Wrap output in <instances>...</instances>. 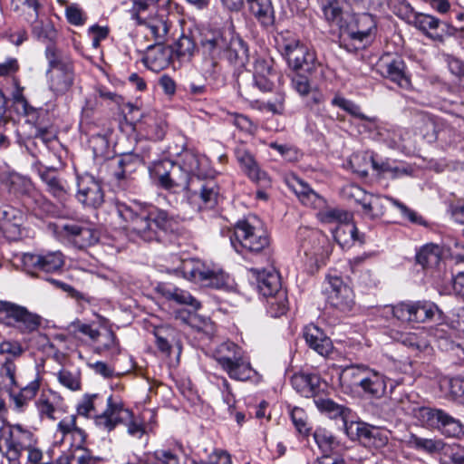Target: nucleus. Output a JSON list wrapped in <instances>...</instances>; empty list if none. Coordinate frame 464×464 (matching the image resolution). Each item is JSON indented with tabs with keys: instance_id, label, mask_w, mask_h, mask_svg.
<instances>
[{
	"instance_id": "nucleus-1",
	"label": "nucleus",
	"mask_w": 464,
	"mask_h": 464,
	"mask_svg": "<svg viewBox=\"0 0 464 464\" xmlns=\"http://www.w3.org/2000/svg\"><path fill=\"white\" fill-rule=\"evenodd\" d=\"M118 216L129 224V229L145 242L159 241L161 232L172 229L174 218L166 210L139 201L117 202Z\"/></svg>"
},
{
	"instance_id": "nucleus-2",
	"label": "nucleus",
	"mask_w": 464,
	"mask_h": 464,
	"mask_svg": "<svg viewBox=\"0 0 464 464\" xmlns=\"http://www.w3.org/2000/svg\"><path fill=\"white\" fill-rule=\"evenodd\" d=\"M76 415L93 419L95 426L111 432L123 421L130 420L131 411L125 407L119 397L111 394L85 393L76 404Z\"/></svg>"
},
{
	"instance_id": "nucleus-3",
	"label": "nucleus",
	"mask_w": 464,
	"mask_h": 464,
	"mask_svg": "<svg viewBox=\"0 0 464 464\" xmlns=\"http://www.w3.org/2000/svg\"><path fill=\"white\" fill-rule=\"evenodd\" d=\"M229 237L237 252L259 256L261 261L270 263L273 253L270 236L257 217L247 216L238 220Z\"/></svg>"
},
{
	"instance_id": "nucleus-4",
	"label": "nucleus",
	"mask_w": 464,
	"mask_h": 464,
	"mask_svg": "<svg viewBox=\"0 0 464 464\" xmlns=\"http://www.w3.org/2000/svg\"><path fill=\"white\" fill-rule=\"evenodd\" d=\"M46 78L50 90L56 95L65 94L73 85L74 62L71 54L53 44L46 46Z\"/></svg>"
},
{
	"instance_id": "nucleus-5",
	"label": "nucleus",
	"mask_w": 464,
	"mask_h": 464,
	"mask_svg": "<svg viewBox=\"0 0 464 464\" xmlns=\"http://www.w3.org/2000/svg\"><path fill=\"white\" fill-rule=\"evenodd\" d=\"M214 358L229 378L245 382L257 376L243 349L233 342L220 343L214 351Z\"/></svg>"
},
{
	"instance_id": "nucleus-6",
	"label": "nucleus",
	"mask_w": 464,
	"mask_h": 464,
	"mask_svg": "<svg viewBox=\"0 0 464 464\" xmlns=\"http://www.w3.org/2000/svg\"><path fill=\"white\" fill-rule=\"evenodd\" d=\"M298 252L304 256L311 270L325 265L332 253V246L321 231L309 227H300L297 231Z\"/></svg>"
},
{
	"instance_id": "nucleus-7",
	"label": "nucleus",
	"mask_w": 464,
	"mask_h": 464,
	"mask_svg": "<svg viewBox=\"0 0 464 464\" xmlns=\"http://www.w3.org/2000/svg\"><path fill=\"white\" fill-rule=\"evenodd\" d=\"M42 323V316L26 306L0 300L1 325L15 329L21 334H31L39 330Z\"/></svg>"
},
{
	"instance_id": "nucleus-8",
	"label": "nucleus",
	"mask_w": 464,
	"mask_h": 464,
	"mask_svg": "<svg viewBox=\"0 0 464 464\" xmlns=\"http://www.w3.org/2000/svg\"><path fill=\"white\" fill-rule=\"evenodd\" d=\"M38 440L34 433L21 424H13L4 430L0 438V451L9 464H20V458Z\"/></svg>"
},
{
	"instance_id": "nucleus-9",
	"label": "nucleus",
	"mask_w": 464,
	"mask_h": 464,
	"mask_svg": "<svg viewBox=\"0 0 464 464\" xmlns=\"http://www.w3.org/2000/svg\"><path fill=\"white\" fill-rule=\"evenodd\" d=\"M177 272L184 278L203 286L220 289L228 284L227 274L221 270L210 269L198 259L182 260Z\"/></svg>"
},
{
	"instance_id": "nucleus-10",
	"label": "nucleus",
	"mask_w": 464,
	"mask_h": 464,
	"mask_svg": "<svg viewBox=\"0 0 464 464\" xmlns=\"http://www.w3.org/2000/svg\"><path fill=\"white\" fill-rule=\"evenodd\" d=\"M21 260L24 270L29 274L54 273L60 271L64 265V256L61 251L24 253Z\"/></svg>"
},
{
	"instance_id": "nucleus-11",
	"label": "nucleus",
	"mask_w": 464,
	"mask_h": 464,
	"mask_svg": "<svg viewBox=\"0 0 464 464\" xmlns=\"http://www.w3.org/2000/svg\"><path fill=\"white\" fill-rule=\"evenodd\" d=\"M284 55L288 65L295 71L302 70L312 73L320 65L314 52L298 41H293L284 46Z\"/></svg>"
},
{
	"instance_id": "nucleus-12",
	"label": "nucleus",
	"mask_w": 464,
	"mask_h": 464,
	"mask_svg": "<svg viewBox=\"0 0 464 464\" xmlns=\"http://www.w3.org/2000/svg\"><path fill=\"white\" fill-rule=\"evenodd\" d=\"M179 164L195 182L212 178L214 170L209 160L193 150H184L179 153Z\"/></svg>"
},
{
	"instance_id": "nucleus-13",
	"label": "nucleus",
	"mask_w": 464,
	"mask_h": 464,
	"mask_svg": "<svg viewBox=\"0 0 464 464\" xmlns=\"http://www.w3.org/2000/svg\"><path fill=\"white\" fill-rule=\"evenodd\" d=\"M343 31L350 40L363 44H369L377 34L376 18L369 13L357 14Z\"/></svg>"
},
{
	"instance_id": "nucleus-14",
	"label": "nucleus",
	"mask_w": 464,
	"mask_h": 464,
	"mask_svg": "<svg viewBox=\"0 0 464 464\" xmlns=\"http://www.w3.org/2000/svg\"><path fill=\"white\" fill-rule=\"evenodd\" d=\"M77 199L85 207L98 208L104 202L102 182L92 175L84 174L78 178Z\"/></svg>"
},
{
	"instance_id": "nucleus-15",
	"label": "nucleus",
	"mask_w": 464,
	"mask_h": 464,
	"mask_svg": "<svg viewBox=\"0 0 464 464\" xmlns=\"http://www.w3.org/2000/svg\"><path fill=\"white\" fill-rule=\"evenodd\" d=\"M235 156L243 172L255 183L267 186L270 179L262 170L251 151L245 143H238L235 148Z\"/></svg>"
},
{
	"instance_id": "nucleus-16",
	"label": "nucleus",
	"mask_w": 464,
	"mask_h": 464,
	"mask_svg": "<svg viewBox=\"0 0 464 464\" xmlns=\"http://www.w3.org/2000/svg\"><path fill=\"white\" fill-rule=\"evenodd\" d=\"M61 233L80 249L93 246L99 240L98 231L90 224L67 223L61 227Z\"/></svg>"
},
{
	"instance_id": "nucleus-17",
	"label": "nucleus",
	"mask_w": 464,
	"mask_h": 464,
	"mask_svg": "<svg viewBox=\"0 0 464 464\" xmlns=\"http://www.w3.org/2000/svg\"><path fill=\"white\" fill-rule=\"evenodd\" d=\"M291 384L300 395L313 398L314 401L327 390V383L316 373H295L291 378Z\"/></svg>"
},
{
	"instance_id": "nucleus-18",
	"label": "nucleus",
	"mask_w": 464,
	"mask_h": 464,
	"mask_svg": "<svg viewBox=\"0 0 464 464\" xmlns=\"http://www.w3.org/2000/svg\"><path fill=\"white\" fill-rule=\"evenodd\" d=\"M34 404L42 419L52 420L57 419L56 413L64 412L66 408L63 397L51 389L43 390Z\"/></svg>"
},
{
	"instance_id": "nucleus-19",
	"label": "nucleus",
	"mask_w": 464,
	"mask_h": 464,
	"mask_svg": "<svg viewBox=\"0 0 464 464\" xmlns=\"http://www.w3.org/2000/svg\"><path fill=\"white\" fill-rule=\"evenodd\" d=\"M228 34H230L221 29H211L202 35L200 44L203 54L211 58L213 66H216V60L220 58L226 50Z\"/></svg>"
},
{
	"instance_id": "nucleus-20",
	"label": "nucleus",
	"mask_w": 464,
	"mask_h": 464,
	"mask_svg": "<svg viewBox=\"0 0 464 464\" xmlns=\"http://www.w3.org/2000/svg\"><path fill=\"white\" fill-rule=\"evenodd\" d=\"M329 284L332 288L329 295L330 304L340 311H351L354 304L352 288L337 276L329 277Z\"/></svg>"
},
{
	"instance_id": "nucleus-21",
	"label": "nucleus",
	"mask_w": 464,
	"mask_h": 464,
	"mask_svg": "<svg viewBox=\"0 0 464 464\" xmlns=\"http://www.w3.org/2000/svg\"><path fill=\"white\" fill-rule=\"evenodd\" d=\"M388 384L390 385L391 392H392L396 383L388 379L384 374L369 368L364 379L361 380L360 388L368 396L380 399L386 394Z\"/></svg>"
},
{
	"instance_id": "nucleus-22",
	"label": "nucleus",
	"mask_w": 464,
	"mask_h": 464,
	"mask_svg": "<svg viewBox=\"0 0 464 464\" xmlns=\"http://www.w3.org/2000/svg\"><path fill=\"white\" fill-rule=\"evenodd\" d=\"M56 432L61 434L62 440H69L71 445L77 450H82L86 441L85 430L77 426V415L71 414L63 418L57 424Z\"/></svg>"
},
{
	"instance_id": "nucleus-23",
	"label": "nucleus",
	"mask_w": 464,
	"mask_h": 464,
	"mask_svg": "<svg viewBox=\"0 0 464 464\" xmlns=\"http://www.w3.org/2000/svg\"><path fill=\"white\" fill-rule=\"evenodd\" d=\"M303 337L310 349L324 357H327L333 352L331 339L314 324H309L304 327Z\"/></svg>"
},
{
	"instance_id": "nucleus-24",
	"label": "nucleus",
	"mask_w": 464,
	"mask_h": 464,
	"mask_svg": "<svg viewBox=\"0 0 464 464\" xmlns=\"http://www.w3.org/2000/svg\"><path fill=\"white\" fill-rule=\"evenodd\" d=\"M427 419L432 424H436L441 432L449 437L464 435V425L440 409L428 410Z\"/></svg>"
},
{
	"instance_id": "nucleus-25",
	"label": "nucleus",
	"mask_w": 464,
	"mask_h": 464,
	"mask_svg": "<svg viewBox=\"0 0 464 464\" xmlns=\"http://www.w3.org/2000/svg\"><path fill=\"white\" fill-rule=\"evenodd\" d=\"M37 172L45 184L47 192L59 201H65L68 196L66 182L59 177L56 169L39 165Z\"/></svg>"
},
{
	"instance_id": "nucleus-26",
	"label": "nucleus",
	"mask_w": 464,
	"mask_h": 464,
	"mask_svg": "<svg viewBox=\"0 0 464 464\" xmlns=\"http://www.w3.org/2000/svg\"><path fill=\"white\" fill-rule=\"evenodd\" d=\"M354 426L358 440L365 447L381 449L387 445L388 437L379 428L362 422L351 425Z\"/></svg>"
},
{
	"instance_id": "nucleus-27",
	"label": "nucleus",
	"mask_w": 464,
	"mask_h": 464,
	"mask_svg": "<svg viewBox=\"0 0 464 464\" xmlns=\"http://www.w3.org/2000/svg\"><path fill=\"white\" fill-rule=\"evenodd\" d=\"M156 345L159 351L166 356H169L172 350L176 349L179 354L181 343L178 331L170 325H160L154 329Z\"/></svg>"
},
{
	"instance_id": "nucleus-28",
	"label": "nucleus",
	"mask_w": 464,
	"mask_h": 464,
	"mask_svg": "<svg viewBox=\"0 0 464 464\" xmlns=\"http://www.w3.org/2000/svg\"><path fill=\"white\" fill-rule=\"evenodd\" d=\"M346 193L362 204L363 213L371 218H376L383 215L382 199L380 198L367 195L359 186L355 185L348 186Z\"/></svg>"
},
{
	"instance_id": "nucleus-29",
	"label": "nucleus",
	"mask_w": 464,
	"mask_h": 464,
	"mask_svg": "<svg viewBox=\"0 0 464 464\" xmlns=\"http://www.w3.org/2000/svg\"><path fill=\"white\" fill-rule=\"evenodd\" d=\"M172 54L171 47L157 43L147 49L144 63L151 71L160 72L169 65Z\"/></svg>"
},
{
	"instance_id": "nucleus-30",
	"label": "nucleus",
	"mask_w": 464,
	"mask_h": 464,
	"mask_svg": "<svg viewBox=\"0 0 464 464\" xmlns=\"http://www.w3.org/2000/svg\"><path fill=\"white\" fill-rule=\"evenodd\" d=\"M92 346L95 353L110 358H115L121 352V344L115 333L106 327L101 328V334Z\"/></svg>"
},
{
	"instance_id": "nucleus-31",
	"label": "nucleus",
	"mask_w": 464,
	"mask_h": 464,
	"mask_svg": "<svg viewBox=\"0 0 464 464\" xmlns=\"http://www.w3.org/2000/svg\"><path fill=\"white\" fill-rule=\"evenodd\" d=\"M250 272L256 278L257 289L265 297H269L285 291L281 286L280 276L275 271L259 270L258 268H251Z\"/></svg>"
},
{
	"instance_id": "nucleus-32",
	"label": "nucleus",
	"mask_w": 464,
	"mask_h": 464,
	"mask_svg": "<svg viewBox=\"0 0 464 464\" xmlns=\"http://www.w3.org/2000/svg\"><path fill=\"white\" fill-rule=\"evenodd\" d=\"M157 292L169 301L179 304L189 305L194 310L200 307V303L188 291L180 289L171 284L160 283L156 287Z\"/></svg>"
},
{
	"instance_id": "nucleus-33",
	"label": "nucleus",
	"mask_w": 464,
	"mask_h": 464,
	"mask_svg": "<svg viewBox=\"0 0 464 464\" xmlns=\"http://www.w3.org/2000/svg\"><path fill=\"white\" fill-rule=\"evenodd\" d=\"M5 185L9 193L14 196L24 197L28 200L40 197V194L34 190L31 179L18 173H9L5 179Z\"/></svg>"
},
{
	"instance_id": "nucleus-34",
	"label": "nucleus",
	"mask_w": 464,
	"mask_h": 464,
	"mask_svg": "<svg viewBox=\"0 0 464 464\" xmlns=\"http://www.w3.org/2000/svg\"><path fill=\"white\" fill-rule=\"evenodd\" d=\"M418 30L432 39L442 37V33L447 26L446 23L441 22L437 17L427 14H413L411 22Z\"/></svg>"
},
{
	"instance_id": "nucleus-35",
	"label": "nucleus",
	"mask_w": 464,
	"mask_h": 464,
	"mask_svg": "<svg viewBox=\"0 0 464 464\" xmlns=\"http://www.w3.org/2000/svg\"><path fill=\"white\" fill-rule=\"evenodd\" d=\"M42 378L39 374L31 381L27 385L21 388L18 392L13 391L14 388L8 390L10 399L14 404L17 411H24L29 402L34 400L41 387Z\"/></svg>"
},
{
	"instance_id": "nucleus-36",
	"label": "nucleus",
	"mask_w": 464,
	"mask_h": 464,
	"mask_svg": "<svg viewBox=\"0 0 464 464\" xmlns=\"http://www.w3.org/2000/svg\"><path fill=\"white\" fill-rule=\"evenodd\" d=\"M382 74L397 83L401 88H408L411 82L405 72V63L401 57H396L389 62H384L381 65Z\"/></svg>"
},
{
	"instance_id": "nucleus-37",
	"label": "nucleus",
	"mask_w": 464,
	"mask_h": 464,
	"mask_svg": "<svg viewBox=\"0 0 464 464\" xmlns=\"http://www.w3.org/2000/svg\"><path fill=\"white\" fill-rule=\"evenodd\" d=\"M22 222L21 212L11 206L0 207V230L9 237H15L20 235Z\"/></svg>"
},
{
	"instance_id": "nucleus-38",
	"label": "nucleus",
	"mask_w": 464,
	"mask_h": 464,
	"mask_svg": "<svg viewBox=\"0 0 464 464\" xmlns=\"http://www.w3.org/2000/svg\"><path fill=\"white\" fill-rule=\"evenodd\" d=\"M290 188L303 205L313 208H320L324 206V198L303 180L295 179L290 184Z\"/></svg>"
},
{
	"instance_id": "nucleus-39",
	"label": "nucleus",
	"mask_w": 464,
	"mask_h": 464,
	"mask_svg": "<svg viewBox=\"0 0 464 464\" xmlns=\"http://www.w3.org/2000/svg\"><path fill=\"white\" fill-rule=\"evenodd\" d=\"M334 240L342 247H350L354 242H364L363 235H360L358 228L352 221H345L337 225L333 231Z\"/></svg>"
},
{
	"instance_id": "nucleus-40",
	"label": "nucleus",
	"mask_w": 464,
	"mask_h": 464,
	"mask_svg": "<svg viewBox=\"0 0 464 464\" xmlns=\"http://www.w3.org/2000/svg\"><path fill=\"white\" fill-rule=\"evenodd\" d=\"M223 55L231 63L244 65L248 61V48L241 38L230 34Z\"/></svg>"
},
{
	"instance_id": "nucleus-41",
	"label": "nucleus",
	"mask_w": 464,
	"mask_h": 464,
	"mask_svg": "<svg viewBox=\"0 0 464 464\" xmlns=\"http://www.w3.org/2000/svg\"><path fill=\"white\" fill-rule=\"evenodd\" d=\"M250 14L265 27L275 22V10L271 0H246Z\"/></svg>"
},
{
	"instance_id": "nucleus-42",
	"label": "nucleus",
	"mask_w": 464,
	"mask_h": 464,
	"mask_svg": "<svg viewBox=\"0 0 464 464\" xmlns=\"http://www.w3.org/2000/svg\"><path fill=\"white\" fill-rule=\"evenodd\" d=\"M350 164L352 165L353 171L361 177L368 176L370 167L375 170L382 172L390 170L388 163L379 164L375 160L373 155H368L366 153L353 154L350 160Z\"/></svg>"
},
{
	"instance_id": "nucleus-43",
	"label": "nucleus",
	"mask_w": 464,
	"mask_h": 464,
	"mask_svg": "<svg viewBox=\"0 0 464 464\" xmlns=\"http://www.w3.org/2000/svg\"><path fill=\"white\" fill-rule=\"evenodd\" d=\"M142 159L138 154H123L117 162L113 176L118 182L128 180L136 169L141 165Z\"/></svg>"
},
{
	"instance_id": "nucleus-44",
	"label": "nucleus",
	"mask_w": 464,
	"mask_h": 464,
	"mask_svg": "<svg viewBox=\"0 0 464 464\" xmlns=\"http://www.w3.org/2000/svg\"><path fill=\"white\" fill-rule=\"evenodd\" d=\"M166 160H160L155 162L151 167L149 168L150 174L153 179L154 182L160 188L178 193L170 167L165 166Z\"/></svg>"
},
{
	"instance_id": "nucleus-45",
	"label": "nucleus",
	"mask_w": 464,
	"mask_h": 464,
	"mask_svg": "<svg viewBox=\"0 0 464 464\" xmlns=\"http://www.w3.org/2000/svg\"><path fill=\"white\" fill-rule=\"evenodd\" d=\"M324 395L325 393L315 398L314 402L316 408L322 413L328 415L331 419L341 418L344 422H346L351 413V410L343 405L336 403L329 398H326Z\"/></svg>"
},
{
	"instance_id": "nucleus-46",
	"label": "nucleus",
	"mask_w": 464,
	"mask_h": 464,
	"mask_svg": "<svg viewBox=\"0 0 464 464\" xmlns=\"http://www.w3.org/2000/svg\"><path fill=\"white\" fill-rule=\"evenodd\" d=\"M325 21L343 28V6L341 0H317Z\"/></svg>"
},
{
	"instance_id": "nucleus-47",
	"label": "nucleus",
	"mask_w": 464,
	"mask_h": 464,
	"mask_svg": "<svg viewBox=\"0 0 464 464\" xmlns=\"http://www.w3.org/2000/svg\"><path fill=\"white\" fill-rule=\"evenodd\" d=\"M133 19L140 25H144L150 35L155 39L156 42L161 43L164 41L166 35L169 33V25L166 21L159 18H151L146 20L140 16V14H133Z\"/></svg>"
},
{
	"instance_id": "nucleus-48",
	"label": "nucleus",
	"mask_w": 464,
	"mask_h": 464,
	"mask_svg": "<svg viewBox=\"0 0 464 464\" xmlns=\"http://www.w3.org/2000/svg\"><path fill=\"white\" fill-rule=\"evenodd\" d=\"M407 444L409 447L427 454H435L444 449V442L441 440L422 438L415 434L409 436Z\"/></svg>"
},
{
	"instance_id": "nucleus-49",
	"label": "nucleus",
	"mask_w": 464,
	"mask_h": 464,
	"mask_svg": "<svg viewBox=\"0 0 464 464\" xmlns=\"http://www.w3.org/2000/svg\"><path fill=\"white\" fill-rule=\"evenodd\" d=\"M41 5L38 0H11V9L27 22L39 17Z\"/></svg>"
},
{
	"instance_id": "nucleus-50",
	"label": "nucleus",
	"mask_w": 464,
	"mask_h": 464,
	"mask_svg": "<svg viewBox=\"0 0 464 464\" xmlns=\"http://www.w3.org/2000/svg\"><path fill=\"white\" fill-rule=\"evenodd\" d=\"M368 370L369 367L362 364L347 366L340 374V382L342 385L361 387V380L364 379Z\"/></svg>"
},
{
	"instance_id": "nucleus-51",
	"label": "nucleus",
	"mask_w": 464,
	"mask_h": 464,
	"mask_svg": "<svg viewBox=\"0 0 464 464\" xmlns=\"http://www.w3.org/2000/svg\"><path fill=\"white\" fill-rule=\"evenodd\" d=\"M166 167H170L177 191H192L195 181L178 163L165 161Z\"/></svg>"
},
{
	"instance_id": "nucleus-52",
	"label": "nucleus",
	"mask_w": 464,
	"mask_h": 464,
	"mask_svg": "<svg viewBox=\"0 0 464 464\" xmlns=\"http://www.w3.org/2000/svg\"><path fill=\"white\" fill-rule=\"evenodd\" d=\"M56 377L58 382L64 388L72 392L82 390V374L80 370L63 368L56 373Z\"/></svg>"
},
{
	"instance_id": "nucleus-53",
	"label": "nucleus",
	"mask_w": 464,
	"mask_h": 464,
	"mask_svg": "<svg viewBox=\"0 0 464 464\" xmlns=\"http://www.w3.org/2000/svg\"><path fill=\"white\" fill-rule=\"evenodd\" d=\"M218 196L219 187L213 179H206V180L200 184L199 198L206 208L215 207L218 203Z\"/></svg>"
},
{
	"instance_id": "nucleus-54",
	"label": "nucleus",
	"mask_w": 464,
	"mask_h": 464,
	"mask_svg": "<svg viewBox=\"0 0 464 464\" xmlns=\"http://www.w3.org/2000/svg\"><path fill=\"white\" fill-rule=\"evenodd\" d=\"M417 302H401L392 307V314L401 322H418Z\"/></svg>"
},
{
	"instance_id": "nucleus-55",
	"label": "nucleus",
	"mask_w": 464,
	"mask_h": 464,
	"mask_svg": "<svg viewBox=\"0 0 464 464\" xmlns=\"http://www.w3.org/2000/svg\"><path fill=\"white\" fill-rule=\"evenodd\" d=\"M142 124L148 139L158 141L164 138L167 125L163 120L148 116L144 119Z\"/></svg>"
},
{
	"instance_id": "nucleus-56",
	"label": "nucleus",
	"mask_w": 464,
	"mask_h": 464,
	"mask_svg": "<svg viewBox=\"0 0 464 464\" xmlns=\"http://www.w3.org/2000/svg\"><path fill=\"white\" fill-rule=\"evenodd\" d=\"M331 103L333 106L338 107L346 111L347 113L351 114L352 116L358 118L360 120H363L371 123H374L376 121V118H371L363 114L361 111V107L359 105H357L356 103L350 100L345 99L343 96L335 95L333 98Z\"/></svg>"
},
{
	"instance_id": "nucleus-57",
	"label": "nucleus",
	"mask_w": 464,
	"mask_h": 464,
	"mask_svg": "<svg viewBox=\"0 0 464 464\" xmlns=\"http://www.w3.org/2000/svg\"><path fill=\"white\" fill-rule=\"evenodd\" d=\"M417 263L423 267H432L440 261V247L436 245H426L416 255Z\"/></svg>"
},
{
	"instance_id": "nucleus-58",
	"label": "nucleus",
	"mask_w": 464,
	"mask_h": 464,
	"mask_svg": "<svg viewBox=\"0 0 464 464\" xmlns=\"http://www.w3.org/2000/svg\"><path fill=\"white\" fill-rule=\"evenodd\" d=\"M268 312L274 317H279L285 314L288 310V298L285 291H279V293L267 297Z\"/></svg>"
},
{
	"instance_id": "nucleus-59",
	"label": "nucleus",
	"mask_w": 464,
	"mask_h": 464,
	"mask_svg": "<svg viewBox=\"0 0 464 464\" xmlns=\"http://www.w3.org/2000/svg\"><path fill=\"white\" fill-rule=\"evenodd\" d=\"M196 51L193 39L188 35H182L175 44L173 53L181 62H189Z\"/></svg>"
},
{
	"instance_id": "nucleus-60",
	"label": "nucleus",
	"mask_w": 464,
	"mask_h": 464,
	"mask_svg": "<svg viewBox=\"0 0 464 464\" xmlns=\"http://www.w3.org/2000/svg\"><path fill=\"white\" fill-rule=\"evenodd\" d=\"M32 24V31L33 34L38 39H47L53 41L56 37V30L52 23L48 20L44 21L43 19H39V17L35 21L29 22Z\"/></svg>"
},
{
	"instance_id": "nucleus-61",
	"label": "nucleus",
	"mask_w": 464,
	"mask_h": 464,
	"mask_svg": "<svg viewBox=\"0 0 464 464\" xmlns=\"http://www.w3.org/2000/svg\"><path fill=\"white\" fill-rule=\"evenodd\" d=\"M24 353L21 343L17 340L5 339L0 342V356L5 359L14 361L20 358Z\"/></svg>"
},
{
	"instance_id": "nucleus-62",
	"label": "nucleus",
	"mask_w": 464,
	"mask_h": 464,
	"mask_svg": "<svg viewBox=\"0 0 464 464\" xmlns=\"http://www.w3.org/2000/svg\"><path fill=\"white\" fill-rule=\"evenodd\" d=\"M229 121L241 131L249 135H254L258 130V125L250 118L244 114L232 112L229 113Z\"/></svg>"
},
{
	"instance_id": "nucleus-63",
	"label": "nucleus",
	"mask_w": 464,
	"mask_h": 464,
	"mask_svg": "<svg viewBox=\"0 0 464 464\" xmlns=\"http://www.w3.org/2000/svg\"><path fill=\"white\" fill-rule=\"evenodd\" d=\"M320 218L324 223L343 224L345 221H352L353 216L346 210L341 208H328L320 212Z\"/></svg>"
},
{
	"instance_id": "nucleus-64",
	"label": "nucleus",
	"mask_w": 464,
	"mask_h": 464,
	"mask_svg": "<svg viewBox=\"0 0 464 464\" xmlns=\"http://www.w3.org/2000/svg\"><path fill=\"white\" fill-rule=\"evenodd\" d=\"M13 102L15 111L21 115L34 117V114L37 113L36 110L28 103L26 98L23 94V89L20 87H17L13 92Z\"/></svg>"
}]
</instances>
